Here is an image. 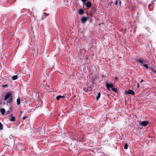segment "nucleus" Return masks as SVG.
<instances>
[{
	"mask_svg": "<svg viewBox=\"0 0 156 156\" xmlns=\"http://www.w3.org/2000/svg\"><path fill=\"white\" fill-rule=\"evenodd\" d=\"M128 147V145L127 143H126L124 145V148L125 149H127Z\"/></svg>",
	"mask_w": 156,
	"mask_h": 156,
	"instance_id": "nucleus-18",
	"label": "nucleus"
},
{
	"mask_svg": "<svg viewBox=\"0 0 156 156\" xmlns=\"http://www.w3.org/2000/svg\"><path fill=\"white\" fill-rule=\"evenodd\" d=\"M86 59H88V58L87 57H86Z\"/></svg>",
	"mask_w": 156,
	"mask_h": 156,
	"instance_id": "nucleus-29",
	"label": "nucleus"
},
{
	"mask_svg": "<svg viewBox=\"0 0 156 156\" xmlns=\"http://www.w3.org/2000/svg\"><path fill=\"white\" fill-rule=\"evenodd\" d=\"M105 86L108 90H110V88H112L113 87V85L112 83H109L107 82L105 83Z\"/></svg>",
	"mask_w": 156,
	"mask_h": 156,
	"instance_id": "nucleus-2",
	"label": "nucleus"
},
{
	"mask_svg": "<svg viewBox=\"0 0 156 156\" xmlns=\"http://www.w3.org/2000/svg\"><path fill=\"white\" fill-rule=\"evenodd\" d=\"M117 78V77H115V79H116Z\"/></svg>",
	"mask_w": 156,
	"mask_h": 156,
	"instance_id": "nucleus-31",
	"label": "nucleus"
},
{
	"mask_svg": "<svg viewBox=\"0 0 156 156\" xmlns=\"http://www.w3.org/2000/svg\"><path fill=\"white\" fill-rule=\"evenodd\" d=\"M101 96V93L100 92H99L98 93V96L96 97V99L97 100H98L100 98Z\"/></svg>",
	"mask_w": 156,
	"mask_h": 156,
	"instance_id": "nucleus-12",
	"label": "nucleus"
},
{
	"mask_svg": "<svg viewBox=\"0 0 156 156\" xmlns=\"http://www.w3.org/2000/svg\"><path fill=\"white\" fill-rule=\"evenodd\" d=\"M115 4L116 5H117L118 2L119 1V0H115Z\"/></svg>",
	"mask_w": 156,
	"mask_h": 156,
	"instance_id": "nucleus-20",
	"label": "nucleus"
},
{
	"mask_svg": "<svg viewBox=\"0 0 156 156\" xmlns=\"http://www.w3.org/2000/svg\"><path fill=\"white\" fill-rule=\"evenodd\" d=\"M4 105H5V103H4Z\"/></svg>",
	"mask_w": 156,
	"mask_h": 156,
	"instance_id": "nucleus-32",
	"label": "nucleus"
},
{
	"mask_svg": "<svg viewBox=\"0 0 156 156\" xmlns=\"http://www.w3.org/2000/svg\"><path fill=\"white\" fill-rule=\"evenodd\" d=\"M3 128V125L1 122H0V130H2Z\"/></svg>",
	"mask_w": 156,
	"mask_h": 156,
	"instance_id": "nucleus-17",
	"label": "nucleus"
},
{
	"mask_svg": "<svg viewBox=\"0 0 156 156\" xmlns=\"http://www.w3.org/2000/svg\"><path fill=\"white\" fill-rule=\"evenodd\" d=\"M27 117V116H24L23 118V120H24Z\"/></svg>",
	"mask_w": 156,
	"mask_h": 156,
	"instance_id": "nucleus-22",
	"label": "nucleus"
},
{
	"mask_svg": "<svg viewBox=\"0 0 156 156\" xmlns=\"http://www.w3.org/2000/svg\"><path fill=\"white\" fill-rule=\"evenodd\" d=\"M124 93L126 95L130 94L132 95H134L135 94L134 92L131 89H129L127 91H125L124 92Z\"/></svg>",
	"mask_w": 156,
	"mask_h": 156,
	"instance_id": "nucleus-3",
	"label": "nucleus"
},
{
	"mask_svg": "<svg viewBox=\"0 0 156 156\" xmlns=\"http://www.w3.org/2000/svg\"><path fill=\"white\" fill-rule=\"evenodd\" d=\"M136 62L140 64H143L144 63L143 61V58H137L136 60Z\"/></svg>",
	"mask_w": 156,
	"mask_h": 156,
	"instance_id": "nucleus-6",
	"label": "nucleus"
},
{
	"mask_svg": "<svg viewBox=\"0 0 156 156\" xmlns=\"http://www.w3.org/2000/svg\"><path fill=\"white\" fill-rule=\"evenodd\" d=\"M22 112L21 111V112H20V115H21V114H22Z\"/></svg>",
	"mask_w": 156,
	"mask_h": 156,
	"instance_id": "nucleus-28",
	"label": "nucleus"
},
{
	"mask_svg": "<svg viewBox=\"0 0 156 156\" xmlns=\"http://www.w3.org/2000/svg\"><path fill=\"white\" fill-rule=\"evenodd\" d=\"M8 99L7 100V104H11L12 100V96L10 92H8L6 94L5 96L4 100H6Z\"/></svg>",
	"mask_w": 156,
	"mask_h": 156,
	"instance_id": "nucleus-1",
	"label": "nucleus"
},
{
	"mask_svg": "<svg viewBox=\"0 0 156 156\" xmlns=\"http://www.w3.org/2000/svg\"><path fill=\"white\" fill-rule=\"evenodd\" d=\"M144 81V80H141V81H140V83H142V82H143Z\"/></svg>",
	"mask_w": 156,
	"mask_h": 156,
	"instance_id": "nucleus-26",
	"label": "nucleus"
},
{
	"mask_svg": "<svg viewBox=\"0 0 156 156\" xmlns=\"http://www.w3.org/2000/svg\"><path fill=\"white\" fill-rule=\"evenodd\" d=\"M81 1H82L83 2H85L87 0H81Z\"/></svg>",
	"mask_w": 156,
	"mask_h": 156,
	"instance_id": "nucleus-23",
	"label": "nucleus"
},
{
	"mask_svg": "<svg viewBox=\"0 0 156 156\" xmlns=\"http://www.w3.org/2000/svg\"><path fill=\"white\" fill-rule=\"evenodd\" d=\"M9 120L11 121L14 122L16 120L15 117L14 116H12V118L9 119Z\"/></svg>",
	"mask_w": 156,
	"mask_h": 156,
	"instance_id": "nucleus-11",
	"label": "nucleus"
},
{
	"mask_svg": "<svg viewBox=\"0 0 156 156\" xmlns=\"http://www.w3.org/2000/svg\"><path fill=\"white\" fill-rule=\"evenodd\" d=\"M5 110L4 108H1L0 110V111L2 115H3L5 113Z\"/></svg>",
	"mask_w": 156,
	"mask_h": 156,
	"instance_id": "nucleus-10",
	"label": "nucleus"
},
{
	"mask_svg": "<svg viewBox=\"0 0 156 156\" xmlns=\"http://www.w3.org/2000/svg\"><path fill=\"white\" fill-rule=\"evenodd\" d=\"M148 123L149 122L148 121H145L141 122L140 125L144 126H146Z\"/></svg>",
	"mask_w": 156,
	"mask_h": 156,
	"instance_id": "nucleus-5",
	"label": "nucleus"
},
{
	"mask_svg": "<svg viewBox=\"0 0 156 156\" xmlns=\"http://www.w3.org/2000/svg\"><path fill=\"white\" fill-rule=\"evenodd\" d=\"M17 104L18 105H19L20 104V98H18L16 100Z\"/></svg>",
	"mask_w": 156,
	"mask_h": 156,
	"instance_id": "nucleus-13",
	"label": "nucleus"
},
{
	"mask_svg": "<svg viewBox=\"0 0 156 156\" xmlns=\"http://www.w3.org/2000/svg\"><path fill=\"white\" fill-rule=\"evenodd\" d=\"M88 20V18L87 17H83L81 19V21L83 23H84Z\"/></svg>",
	"mask_w": 156,
	"mask_h": 156,
	"instance_id": "nucleus-7",
	"label": "nucleus"
},
{
	"mask_svg": "<svg viewBox=\"0 0 156 156\" xmlns=\"http://www.w3.org/2000/svg\"><path fill=\"white\" fill-rule=\"evenodd\" d=\"M91 3L90 2H88L86 4V7L88 8H90L91 7Z\"/></svg>",
	"mask_w": 156,
	"mask_h": 156,
	"instance_id": "nucleus-8",
	"label": "nucleus"
},
{
	"mask_svg": "<svg viewBox=\"0 0 156 156\" xmlns=\"http://www.w3.org/2000/svg\"><path fill=\"white\" fill-rule=\"evenodd\" d=\"M142 65H143V66L145 67L146 69H148V66L147 64H142Z\"/></svg>",
	"mask_w": 156,
	"mask_h": 156,
	"instance_id": "nucleus-19",
	"label": "nucleus"
},
{
	"mask_svg": "<svg viewBox=\"0 0 156 156\" xmlns=\"http://www.w3.org/2000/svg\"><path fill=\"white\" fill-rule=\"evenodd\" d=\"M44 15L45 16V17L49 15V13H47L45 12H44Z\"/></svg>",
	"mask_w": 156,
	"mask_h": 156,
	"instance_id": "nucleus-21",
	"label": "nucleus"
},
{
	"mask_svg": "<svg viewBox=\"0 0 156 156\" xmlns=\"http://www.w3.org/2000/svg\"><path fill=\"white\" fill-rule=\"evenodd\" d=\"M18 77V76H16V75L12 77V80H16L17 79Z\"/></svg>",
	"mask_w": 156,
	"mask_h": 156,
	"instance_id": "nucleus-14",
	"label": "nucleus"
},
{
	"mask_svg": "<svg viewBox=\"0 0 156 156\" xmlns=\"http://www.w3.org/2000/svg\"><path fill=\"white\" fill-rule=\"evenodd\" d=\"M64 97L61 95H58L56 97V99L57 100H59L61 98H63Z\"/></svg>",
	"mask_w": 156,
	"mask_h": 156,
	"instance_id": "nucleus-15",
	"label": "nucleus"
},
{
	"mask_svg": "<svg viewBox=\"0 0 156 156\" xmlns=\"http://www.w3.org/2000/svg\"><path fill=\"white\" fill-rule=\"evenodd\" d=\"M95 11L94 10H93V12H95Z\"/></svg>",
	"mask_w": 156,
	"mask_h": 156,
	"instance_id": "nucleus-30",
	"label": "nucleus"
},
{
	"mask_svg": "<svg viewBox=\"0 0 156 156\" xmlns=\"http://www.w3.org/2000/svg\"><path fill=\"white\" fill-rule=\"evenodd\" d=\"M119 4L121 5V1L119 0Z\"/></svg>",
	"mask_w": 156,
	"mask_h": 156,
	"instance_id": "nucleus-25",
	"label": "nucleus"
},
{
	"mask_svg": "<svg viewBox=\"0 0 156 156\" xmlns=\"http://www.w3.org/2000/svg\"><path fill=\"white\" fill-rule=\"evenodd\" d=\"M84 11L83 9H80L78 11L79 14L80 15H82L84 13Z\"/></svg>",
	"mask_w": 156,
	"mask_h": 156,
	"instance_id": "nucleus-9",
	"label": "nucleus"
},
{
	"mask_svg": "<svg viewBox=\"0 0 156 156\" xmlns=\"http://www.w3.org/2000/svg\"><path fill=\"white\" fill-rule=\"evenodd\" d=\"M12 115V114H11L10 115V116L12 118V116H13Z\"/></svg>",
	"mask_w": 156,
	"mask_h": 156,
	"instance_id": "nucleus-27",
	"label": "nucleus"
},
{
	"mask_svg": "<svg viewBox=\"0 0 156 156\" xmlns=\"http://www.w3.org/2000/svg\"><path fill=\"white\" fill-rule=\"evenodd\" d=\"M137 88H139V84L138 83L137 84Z\"/></svg>",
	"mask_w": 156,
	"mask_h": 156,
	"instance_id": "nucleus-24",
	"label": "nucleus"
},
{
	"mask_svg": "<svg viewBox=\"0 0 156 156\" xmlns=\"http://www.w3.org/2000/svg\"><path fill=\"white\" fill-rule=\"evenodd\" d=\"M112 91H113L115 92H117L118 91L117 89L116 88H114L113 87L112 88Z\"/></svg>",
	"mask_w": 156,
	"mask_h": 156,
	"instance_id": "nucleus-16",
	"label": "nucleus"
},
{
	"mask_svg": "<svg viewBox=\"0 0 156 156\" xmlns=\"http://www.w3.org/2000/svg\"><path fill=\"white\" fill-rule=\"evenodd\" d=\"M98 77L99 76L98 74H96L92 76L91 77V80L92 81L94 82L96 80Z\"/></svg>",
	"mask_w": 156,
	"mask_h": 156,
	"instance_id": "nucleus-4",
	"label": "nucleus"
}]
</instances>
